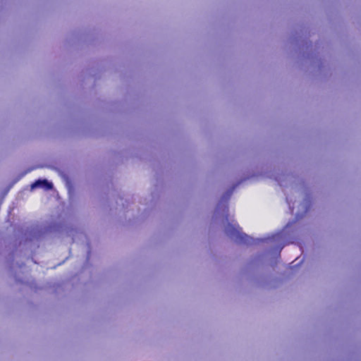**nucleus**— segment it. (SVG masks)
Listing matches in <instances>:
<instances>
[{
  "mask_svg": "<svg viewBox=\"0 0 361 361\" xmlns=\"http://www.w3.org/2000/svg\"><path fill=\"white\" fill-rule=\"evenodd\" d=\"M226 233L232 237L236 236L240 243H248L249 237L245 234L240 233L238 232V229L234 226L228 225V228L226 229Z\"/></svg>",
  "mask_w": 361,
  "mask_h": 361,
  "instance_id": "f257e3e1",
  "label": "nucleus"
},
{
  "mask_svg": "<svg viewBox=\"0 0 361 361\" xmlns=\"http://www.w3.org/2000/svg\"><path fill=\"white\" fill-rule=\"evenodd\" d=\"M44 188L45 190H51L53 187V185L51 183L49 182L47 180H36L35 183H33L31 185V188L35 189L36 188Z\"/></svg>",
  "mask_w": 361,
  "mask_h": 361,
  "instance_id": "f03ea898",
  "label": "nucleus"
}]
</instances>
